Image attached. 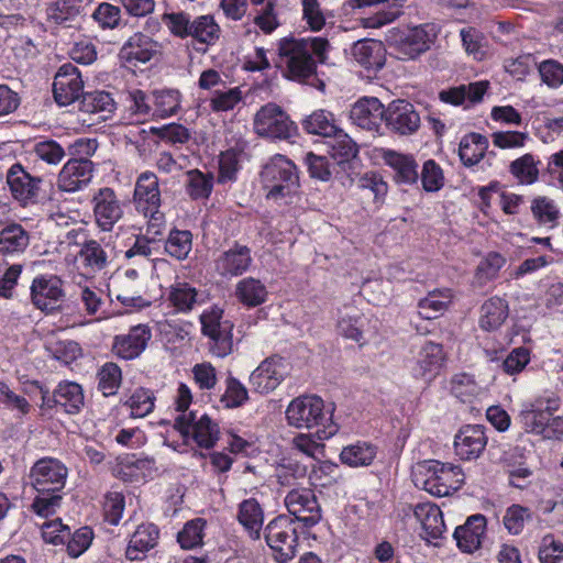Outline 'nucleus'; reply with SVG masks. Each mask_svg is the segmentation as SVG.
<instances>
[{"instance_id":"obj_1","label":"nucleus","mask_w":563,"mask_h":563,"mask_svg":"<svg viewBox=\"0 0 563 563\" xmlns=\"http://www.w3.org/2000/svg\"><path fill=\"white\" fill-rule=\"evenodd\" d=\"M328 46L327 37H282L277 47L278 66L285 77L310 84V79H314L317 68L313 55L323 62Z\"/></svg>"},{"instance_id":"obj_2","label":"nucleus","mask_w":563,"mask_h":563,"mask_svg":"<svg viewBox=\"0 0 563 563\" xmlns=\"http://www.w3.org/2000/svg\"><path fill=\"white\" fill-rule=\"evenodd\" d=\"M288 424L298 429L318 428L316 435L327 440L338 432L332 413L324 410V402L318 396H300L290 401L286 410Z\"/></svg>"},{"instance_id":"obj_3","label":"nucleus","mask_w":563,"mask_h":563,"mask_svg":"<svg viewBox=\"0 0 563 563\" xmlns=\"http://www.w3.org/2000/svg\"><path fill=\"white\" fill-rule=\"evenodd\" d=\"M412 481L418 488L443 497L461 487L464 474L459 465L430 460L417 465L412 472Z\"/></svg>"},{"instance_id":"obj_4","label":"nucleus","mask_w":563,"mask_h":563,"mask_svg":"<svg viewBox=\"0 0 563 563\" xmlns=\"http://www.w3.org/2000/svg\"><path fill=\"white\" fill-rule=\"evenodd\" d=\"M261 181L267 198L285 197L299 186L297 167L286 156L276 154L263 166Z\"/></svg>"},{"instance_id":"obj_5","label":"nucleus","mask_w":563,"mask_h":563,"mask_svg":"<svg viewBox=\"0 0 563 563\" xmlns=\"http://www.w3.org/2000/svg\"><path fill=\"white\" fill-rule=\"evenodd\" d=\"M264 537L278 563H287L295 558L298 536L296 521L292 518L286 515L274 518L266 526Z\"/></svg>"},{"instance_id":"obj_6","label":"nucleus","mask_w":563,"mask_h":563,"mask_svg":"<svg viewBox=\"0 0 563 563\" xmlns=\"http://www.w3.org/2000/svg\"><path fill=\"white\" fill-rule=\"evenodd\" d=\"M254 132L269 140H289L297 134V125L277 104L267 103L256 112Z\"/></svg>"},{"instance_id":"obj_7","label":"nucleus","mask_w":563,"mask_h":563,"mask_svg":"<svg viewBox=\"0 0 563 563\" xmlns=\"http://www.w3.org/2000/svg\"><path fill=\"white\" fill-rule=\"evenodd\" d=\"M202 333L211 340L210 351L218 357H224L232 352L233 324L230 320H223V311L213 308L200 317Z\"/></svg>"},{"instance_id":"obj_8","label":"nucleus","mask_w":563,"mask_h":563,"mask_svg":"<svg viewBox=\"0 0 563 563\" xmlns=\"http://www.w3.org/2000/svg\"><path fill=\"white\" fill-rule=\"evenodd\" d=\"M67 467L57 459L43 457L31 467L29 479L37 493H59L66 483Z\"/></svg>"},{"instance_id":"obj_9","label":"nucleus","mask_w":563,"mask_h":563,"mask_svg":"<svg viewBox=\"0 0 563 563\" xmlns=\"http://www.w3.org/2000/svg\"><path fill=\"white\" fill-rule=\"evenodd\" d=\"M175 429H177L184 438L191 434L195 442L203 449H211L219 440L220 429L218 423L213 422L207 415H202L199 419L196 413H180L175 420Z\"/></svg>"},{"instance_id":"obj_10","label":"nucleus","mask_w":563,"mask_h":563,"mask_svg":"<svg viewBox=\"0 0 563 563\" xmlns=\"http://www.w3.org/2000/svg\"><path fill=\"white\" fill-rule=\"evenodd\" d=\"M97 227L109 232L123 218V203L112 188L98 189L91 199Z\"/></svg>"},{"instance_id":"obj_11","label":"nucleus","mask_w":563,"mask_h":563,"mask_svg":"<svg viewBox=\"0 0 563 563\" xmlns=\"http://www.w3.org/2000/svg\"><path fill=\"white\" fill-rule=\"evenodd\" d=\"M285 506L296 522H302L310 528L321 519V508L318 499L310 488H296L285 497Z\"/></svg>"},{"instance_id":"obj_12","label":"nucleus","mask_w":563,"mask_h":563,"mask_svg":"<svg viewBox=\"0 0 563 563\" xmlns=\"http://www.w3.org/2000/svg\"><path fill=\"white\" fill-rule=\"evenodd\" d=\"M420 115L415 106L407 100L397 99L386 108V129L400 136L415 134L420 128Z\"/></svg>"},{"instance_id":"obj_13","label":"nucleus","mask_w":563,"mask_h":563,"mask_svg":"<svg viewBox=\"0 0 563 563\" xmlns=\"http://www.w3.org/2000/svg\"><path fill=\"white\" fill-rule=\"evenodd\" d=\"M134 202L137 211L143 212L145 217L150 216L153 220H159L162 214L161 191L157 176L152 172L142 173L135 184Z\"/></svg>"},{"instance_id":"obj_14","label":"nucleus","mask_w":563,"mask_h":563,"mask_svg":"<svg viewBox=\"0 0 563 563\" xmlns=\"http://www.w3.org/2000/svg\"><path fill=\"white\" fill-rule=\"evenodd\" d=\"M63 282L57 276H38L31 285L33 305L45 312L57 310L64 298Z\"/></svg>"},{"instance_id":"obj_15","label":"nucleus","mask_w":563,"mask_h":563,"mask_svg":"<svg viewBox=\"0 0 563 563\" xmlns=\"http://www.w3.org/2000/svg\"><path fill=\"white\" fill-rule=\"evenodd\" d=\"M84 81L78 68L71 64L59 67L54 77L53 95L59 106H68L79 99Z\"/></svg>"},{"instance_id":"obj_16","label":"nucleus","mask_w":563,"mask_h":563,"mask_svg":"<svg viewBox=\"0 0 563 563\" xmlns=\"http://www.w3.org/2000/svg\"><path fill=\"white\" fill-rule=\"evenodd\" d=\"M7 183L13 198L23 206L37 201L42 178L32 176L20 164L12 165L8 170Z\"/></svg>"},{"instance_id":"obj_17","label":"nucleus","mask_w":563,"mask_h":563,"mask_svg":"<svg viewBox=\"0 0 563 563\" xmlns=\"http://www.w3.org/2000/svg\"><path fill=\"white\" fill-rule=\"evenodd\" d=\"M152 331L146 324L132 327L128 333L115 335L112 352L122 360H134L146 349Z\"/></svg>"},{"instance_id":"obj_18","label":"nucleus","mask_w":563,"mask_h":563,"mask_svg":"<svg viewBox=\"0 0 563 563\" xmlns=\"http://www.w3.org/2000/svg\"><path fill=\"white\" fill-rule=\"evenodd\" d=\"M286 366L284 360L278 356L264 360L250 376V384L260 394H268L284 379Z\"/></svg>"},{"instance_id":"obj_19","label":"nucleus","mask_w":563,"mask_h":563,"mask_svg":"<svg viewBox=\"0 0 563 563\" xmlns=\"http://www.w3.org/2000/svg\"><path fill=\"white\" fill-rule=\"evenodd\" d=\"M487 444L483 426H464L454 438L455 454L463 461L476 460Z\"/></svg>"},{"instance_id":"obj_20","label":"nucleus","mask_w":563,"mask_h":563,"mask_svg":"<svg viewBox=\"0 0 563 563\" xmlns=\"http://www.w3.org/2000/svg\"><path fill=\"white\" fill-rule=\"evenodd\" d=\"M251 249L238 242L214 260V269L223 277L240 276L252 264Z\"/></svg>"},{"instance_id":"obj_21","label":"nucleus","mask_w":563,"mask_h":563,"mask_svg":"<svg viewBox=\"0 0 563 563\" xmlns=\"http://www.w3.org/2000/svg\"><path fill=\"white\" fill-rule=\"evenodd\" d=\"M386 108L375 97L360 99L351 109L350 118L357 126L368 131H379L385 122Z\"/></svg>"},{"instance_id":"obj_22","label":"nucleus","mask_w":563,"mask_h":563,"mask_svg":"<svg viewBox=\"0 0 563 563\" xmlns=\"http://www.w3.org/2000/svg\"><path fill=\"white\" fill-rule=\"evenodd\" d=\"M92 173L90 159H69L58 175L57 186L63 191L75 192L91 180Z\"/></svg>"},{"instance_id":"obj_23","label":"nucleus","mask_w":563,"mask_h":563,"mask_svg":"<svg viewBox=\"0 0 563 563\" xmlns=\"http://www.w3.org/2000/svg\"><path fill=\"white\" fill-rule=\"evenodd\" d=\"M443 362L444 352L442 345L426 341L416 356L411 372L416 378L430 380L439 373Z\"/></svg>"},{"instance_id":"obj_24","label":"nucleus","mask_w":563,"mask_h":563,"mask_svg":"<svg viewBox=\"0 0 563 563\" xmlns=\"http://www.w3.org/2000/svg\"><path fill=\"white\" fill-rule=\"evenodd\" d=\"M485 530V516L476 514L470 516L464 525L456 527L453 537L461 551L473 553L481 548Z\"/></svg>"},{"instance_id":"obj_25","label":"nucleus","mask_w":563,"mask_h":563,"mask_svg":"<svg viewBox=\"0 0 563 563\" xmlns=\"http://www.w3.org/2000/svg\"><path fill=\"white\" fill-rule=\"evenodd\" d=\"M386 47L374 37H363L354 43L352 54L355 60L367 70H379L386 60Z\"/></svg>"},{"instance_id":"obj_26","label":"nucleus","mask_w":563,"mask_h":563,"mask_svg":"<svg viewBox=\"0 0 563 563\" xmlns=\"http://www.w3.org/2000/svg\"><path fill=\"white\" fill-rule=\"evenodd\" d=\"M157 52V44L151 37H130L119 57L126 67H137L150 62Z\"/></svg>"},{"instance_id":"obj_27","label":"nucleus","mask_w":563,"mask_h":563,"mask_svg":"<svg viewBox=\"0 0 563 563\" xmlns=\"http://www.w3.org/2000/svg\"><path fill=\"white\" fill-rule=\"evenodd\" d=\"M413 515L420 522L427 539H439L445 531L440 508L432 503H420L413 507Z\"/></svg>"},{"instance_id":"obj_28","label":"nucleus","mask_w":563,"mask_h":563,"mask_svg":"<svg viewBox=\"0 0 563 563\" xmlns=\"http://www.w3.org/2000/svg\"><path fill=\"white\" fill-rule=\"evenodd\" d=\"M386 164L394 170V179L399 185H413L419 179L418 164L412 156L387 151L384 155Z\"/></svg>"},{"instance_id":"obj_29","label":"nucleus","mask_w":563,"mask_h":563,"mask_svg":"<svg viewBox=\"0 0 563 563\" xmlns=\"http://www.w3.org/2000/svg\"><path fill=\"white\" fill-rule=\"evenodd\" d=\"M158 539V530L154 525H141L132 534L125 556L130 561L142 560L147 551L153 549Z\"/></svg>"},{"instance_id":"obj_30","label":"nucleus","mask_w":563,"mask_h":563,"mask_svg":"<svg viewBox=\"0 0 563 563\" xmlns=\"http://www.w3.org/2000/svg\"><path fill=\"white\" fill-rule=\"evenodd\" d=\"M29 244L30 234L20 223L10 222L0 229L1 255L21 254Z\"/></svg>"},{"instance_id":"obj_31","label":"nucleus","mask_w":563,"mask_h":563,"mask_svg":"<svg viewBox=\"0 0 563 563\" xmlns=\"http://www.w3.org/2000/svg\"><path fill=\"white\" fill-rule=\"evenodd\" d=\"M115 102L107 91L85 92L79 102V110L96 115L98 121H106L114 111Z\"/></svg>"},{"instance_id":"obj_32","label":"nucleus","mask_w":563,"mask_h":563,"mask_svg":"<svg viewBox=\"0 0 563 563\" xmlns=\"http://www.w3.org/2000/svg\"><path fill=\"white\" fill-rule=\"evenodd\" d=\"M489 146L488 139L479 133H468L461 139L459 156L462 164L472 167L478 164L485 156Z\"/></svg>"},{"instance_id":"obj_33","label":"nucleus","mask_w":563,"mask_h":563,"mask_svg":"<svg viewBox=\"0 0 563 563\" xmlns=\"http://www.w3.org/2000/svg\"><path fill=\"white\" fill-rule=\"evenodd\" d=\"M552 407L531 408L522 410L519 415L520 423L526 432L542 435L545 439H551L552 432L549 431L548 423L551 420Z\"/></svg>"},{"instance_id":"obj_34","label":"nucleus","mask_w":563,"mask_h":563,"mask_svg":"<svg viewBox=\"0 0 563 563\" xmlns=\"http://www.w3.org/2000/svg\"><path fill=\"white\" fill-rule=\"evenodd\" d=\"M508 317V305L499 297H492L481 308L479 324L487 331L498 329Z\"/></svg>"},{"instance_id":"obj_35","label":"nucleus","mask_w":563,"mask_h":563,"mask_svg":"<svg viewBox=\"0 0 563 563\" xmlns=\"http://www.w3.org/2000/svg\"><path fill=\"white\" fill-rule=\"evenodd\" d=\"M389 48L398 59H413L430 48V37H391Z\"/></svg>"},{"instance_id":"obj_36","label":"nucleus","mask_w":563,"mask_h":563,"mask_svg":"<svg viewBox=\"0 0 563 563\" xmlns=\"http://www.w3.org/2000/svg\"><path fill=\"white\" fill-rule=\"evenodd\" d=\"M328 148V153L338 165L350 162L358 153L357 144L341 129L330 136Z\"/></svg>"},{"instance_id":"obj_37","label":"nucleus","mask_w":563,"mask_h":563,"mask_svg":"<svg viewBox=\"0 0 563 563\" xmlns=\"http://www.w3.org/2000/svg\"><path fill=\"white\" fill-rule=\"evenodd\" d=\"M238 519L249 531L251 538L260 539L263 525V510L255 498L245 499L240 504Z\"/></svg>"},{"instance_id":"obj_38","label":"nucleus","mask_w":563,"mask_h":563,"mask_svg":"<svg viewBox=\"0 0 563 563\" xmlns=\"http://www.w3.org/2000/svg\"><path fill=\"white\" fill-rule=\"evenodd\" d=\"M303 130L309 134L330 137L340 130L332 112L320 109L307 115L302 122Z\"/></svg>"},{"instance_id":"obj_39","label":"nucleus","mask_w":563,"mask_h":563,"mask_svg":"<svg viewBox=\"0 0 563 563\" xmlns=\"http://www.w3.org/2000/svg\"><path fill=\"white\" fill-rule=\"evenodd\" d=\"M377 449L368 442H357L343 448L340 460L351 467L368 466L374 461Z\"/></svg>"},{"instance_id":"obj_40","label":"nucleus","mask_w":563,"mask_h":563,"mask_svg":"<svg viewBox=\"0 0 563 563\" xmlns=\"http://www.w3.org/2000/svg\"><path fill=\"white\" fill-rule=\"evenodd\" d=\"M55 402L67 413H76L84 405V394L80 385L76 383H60L55 389Z\"/></svg>"},{"instance_id":"obj_41","label":"nucleus","mask_w":563,"mask_h":563,"mask_svg":"<svg viewBox=\"0 0 563 563\" xmlns=\"http://www.w3.org/2000/svg\"><path fill=\"white\" fill-rule=\"evenodd\" d=\"M451 302V292L445 290H433L418 302L419 314L427 320L438 318Z\"/></svg>"},{"instance_id":"obj_42","label":"nucleus","mask_w":563,"mask_h":563,"mask_svg":"<svg viewBox=\"0 0 563 563\" xmlns=\"http://www.w3.org/2000/svg\"><path fill=\"white\" fill-rule=\"evenodd\" d=\"M78 256L85 268L92 273L102 271L108 264V255L100 243L96 240L86 241L81 246Z\"/></svg>"},{"instance_id":"obj_43","label":"nucleus","mask_w":563,"mask_h":563,"mask_svg":"<svg viewBox=\"0 0 563 563\" xmlns=\"http://www.w3.org/2000/svg\"><path fill=\"white\" fill-rule=\"evenodd\" d=\"M192 247V234L188 230H172L165 241V252L172 257L183 261Z\"/></svg>"},{"instance_id":"obj_44","label":"nucleus","mask_w":563,"mask_h":563,"mask_svg":"<svg viewBox=\"0 0 563 563\" xmlns=\"http://www.w3.org/2000/svg\"><path fill=\"white\" fill-rule=\"evenodd\" d=\"M207 521L202 518H195L185 523L177 534V541L185 550H192L203 544L205 528Z\"/></svg>"},{"instance_id":"obj_45","label":"nucleus","mask_w":563,"mask_h":563,"mask_svg":"<svg viewBox=\"0 0 563 563\" xmlns=\"http://www.w3.org/2000/svg\"><path fill=\"white\" fill-rule=\"evenodd\" d=\"M236 296L243 303L255 307L265 301L267 290L258 279L250 277L239 282Z\"/></svg>"},{"instance_id":"obj_46","label":"nucleus","mask_w":563,"mask_h":563,"mask_svg":"<svg viewBox=\"0 0 563 563\" xmlns=\"http://www.w3.org/2000/svg\"><path fill=\"white\" fill-rule=\"evenodd\" d=\"M531 212L539 224L547 225L550 229L556 227L560 218L559 208L548 197L534 198L531 203Z\"/></svg>"},{"instance_id":"obj_47","label":"nucleus","mask_w":563,"mask_h":563,"mask_svg":"<svg viewBox=\"0 0 563 563\" xmlns=\"http://www.w3.org/2000/svg\"><path fill=\"white\" fill-rule=\"evenodd\" d=\"M186 176V191L191 199L209 198L213 187V177L211 175L203 174L198 169H191L187 172Z\"/></svg>"},{"instance_id":"obj_48","label":"nucleus","mask_w":563,"mask_h":563,"mask_svg":"<svg viewBox=\"0 0 563 563\" xmlns=\"http://www.w3.org/2000/svg\"><path fill=\"white\" fill-rule=\"evenodd\" d=\"M98 388L104 396L117 393L122 380L121 368L112 362L106 363L98 372Z\"/></svg>"},{"instance_id":"obj_49","label":"nucleus","mask_w":563,"mask_h":563,"mask_svg":"<svg viewBox=\"0 0 563 563\" xmlns=\"http://www.w3.org/2000/svg\"><path fill=\"white\" fill-rule=\"evenodd\" d=\"M510 173L518 179L520 184L531 185L537 181L539 169L531 154L515 159L510 164Z\"/></svg>"},{"instance_id":"obj_50","label":"nucleus","mask_w":563,"mask_h":563,"mask_svg":"<svg viewBox=\"0 0 563 563\" xmlns=\"http://www.w3.org/2000/svg\"><path fill=\"white\" fill-rule=\"evenodd\" d=\"M532 519V512L529 508L520 505H511L507 508L504 516V526L511 534H519L526 522Z\"/></svg>"},{"instance_id":"obj_51","label":"nucleus","mask_w":563,"mask_h":563,"mask_svg":"<svg viewBox=\"0 0 563 563\" xmlns=\"http://www.w3.org/2000/svg\"><path fill=\"white\" fill-rule=\"evenodd\" d=\"M225 385V391L220 399L225 408L241 407L249 399L247 389L238 378L229 376Z\"/></svg>"},{"instance_id":"obj_52","label":"nucleus","mask_w":563,"mask_h":563,"mask_svg":"<svg viewBox=\"0 0 563 563\" xmlns=\"http://www.w3.org/2000/svg\"><path fill=\"white\" fill-rule=\"evenodd\" d=\"M169 300L178 311L187 312L197 302V291L186 283H178L172 288Z\"/></svg>"},{"instance_id":"obj_53","label":"nucleus","mask_w":563,"mask_h":563,"mask_svg":"<svg viewBox=\"0 0 563 563\" xmlns=\"http://www.w3.org/2000/svg\"><path fill=\"white\" fill-rule=\"evenodd\" d=\"M154 399L150 390L139 388L130 396L125 405L130 407L133 417L143 418L153 411Z\"/></svg>"},{"instance_id":"obj_54","label":"nucleus","mask_w":563,"mask_h":563,"mask_svg":"<svg viewBox=\"0 0 563 563\" xmlns=\"http://www.w3.org/2000/svg\"><path fill=\"white\" fill-rule=\"evenodd\" d=\"M155 112L159 118L174 115L180 104V95L177 90L155 91Z\"/></svg>"},{"instance_id":"obj_55","label":"nucleus","mask_w":563,"mask_h":563,"mask_svg":"<svg viewBox=\"0 0 563 563\" xmlns=\"http://www.w3.org/2000/svg\"><path fill=\"white\" fill-rule=\"evenodd\" d=\"M451 391L462 402H467L477 395L478 386L472 375L460 373L452 377Z\"/></svg>"},{"instance_id":"obj_56","label":"nucleus","mask_w":563,"mask_h":563,"mask_svg":"<svg viewBox=\"0 0 563 563\" xmlns=\"http://www.w3.org/2000/svg\"><path fill=\"white\" fill-rule=\"evenodd\" d=\"M302 20L311 32H320L325 25V16L319 0H301Z\"/></svg>"},{"instance_id":"obj_57","label":"nucleus","mask_w":563,"mask_h":563,"mask_svg":"<svg viewBox=\"0 0 563 563\" xmlns=\"http://www.w3.org/2000/svg\"><path fill=\"white\" fill-rule=\"evenodd\" d=\"M33 152L36 157L49 165L59 164L66 155L62 145L54 140H44L35 143Z\"/></svg>"},{"instance_id":"obj_58","label":"nucleus","mask_w":563,"mask_h":563,"mask_svg":"<svg viewBox=\"0 0 563 563\" xmlns=\"http://www.w3.org/2000/svg\"><path fill=\"white\" fill-rule=\"evenodd\" d=\"M93 539V532L89 527H81L77 529L68 540H66L67 544V553L71 558H78L81 555L91 544Z\"/></svg>"},{"instance_id":"obj_59","label":"nucleus","mask_w":563,"mask_h":563,"mask_svg":"<svg viewBox=\"0 0 563 563\" xmlns=\"http://www.w3.org/2000/svg\"><path fill=\"white\" fill-rule=\"evenodd\" d=\"M421 183L426 191L433 192L442 188L444 177L441 167L433 161L428 159L422 167Z\"/></svg>"},{"instance_id":"obj_60","label":"nucleus","mask_w":563,"mask_h":563,"mask_svg":"<svg viewBox=\"0 0 563 563\" xmlns=\"http://www.w3.org/2000/svg\"><path fill=\"white\" fill-rule=\"evenodd\" d=\"M240 169L239 154L234 150L222 152L219 159V183L233 181Z\"/></svg>"},{"instance_id":"obj_61","label":"nucleus","mask_w":563,"mask_h":563,"mask_svg":"<svg viewBox=\"0 0 563 563\" xmlns=\"http://www.w3.org/2000/svg\"><path fill=\"white\" fill-rule=\"evenodd\" d=\"M242 100V91L239 87L228 91H214L210 99V107L214 112L230 111Z\"/></svg>"},{"instance_id":"obj_62","label":"nucleus","mask_w":563,"mask_h":563,"mask_svg":"<svg viewBox=\"0 0 563 563\" xmlns=\"http://www.w3.org/2000/svg\"><path fill=\"white\" fill-rule=\"evenodd\" d=\"M42 537L47 543L65 544L70 537V528L64 525L60 519H55L43 523Z\"/></svg>"},{"instance_id":"obj_63","label":"nucleus","mask_w":563,"mask_h":563,"mask_svg":"<svg viewBox=\"0 0 563 563\" xmlns=\"http://www.w3.org/2000/svg\"><path fill=\"white\" fill-rule=\"evenodd\" d=\"M362 327L363 319L358 314L344 313L338 321L339 333L355 342H361L363 339Z\"/></svg>"},{"instance_id":"obj_64","label":"nucleus","mask_w":563,"mask_h":563,"mask_svg":"<svg viewBox=\"0 0 563 563\" xmlns=\"http://www.w3.org/2000/svg\"><path fill=\"white\" fill-rule=\"evenodd\" d=\"M539 559L541 563H563V543L547 534L539 549Z\"/></svg>"}]
</instances>
